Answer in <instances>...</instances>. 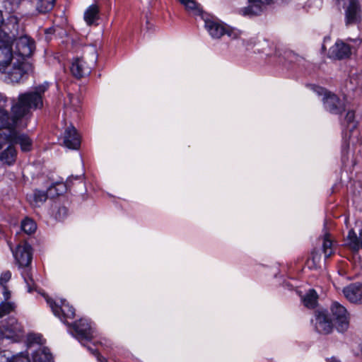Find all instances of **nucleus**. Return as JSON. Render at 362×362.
<instances>
[{
	"instance_id": "1",
	"label": "nucleus",
	"mask_w": 362,
	"mask_h": 362,
	"mask_svg": "<svg viewBox=\"0 0 362 362\" xmlns=\"http://www.w3.org/2000/svg\"><path fill=\"white\" fill-rule=\"evenodd\" d=\"M48 84L35 87V90L21 93L17 99L11 100V114L6 109L0 107V129H8L9 133L14 131L18 122L25 117L30 110L42 107V95Z\"/></svg>"
},
{
	"instance_id": "2",
	"label": "nucleus",
	"mask_w": 362,
	"mask_h": 362,
	"mask_svg": "<svg viewBox=\"0 0 362 362\" xmlns=\"http://www.w3.org/2000/svg\"><path fill=\"white\" fill-rule=\"evenodd\" d=\"M315 329L321 334H329L335 328L338 332H345L349 327V314L346 308L334 301L331 304L330 312L324 308L315 310Z\"/></svg>"
},
{
	"instance_id": "3",
	"label": "nucleus",
	"mask_w": 362,
	"mask_h": 362,
	"mask_svg": "<svg viewBox=\"0 0 362 362\" xmlns=\"http://www.w3.org/2000/svg\"><path fill=\"white\" fill-rule=\"evenodd\" d=\"M30 69V65L23 59L16 58L7 66L6 72L1 73L6 75L10 82L19 83Z\"/></svg>"
},
{
	"instance_id": "4",
	"label": "nucleus",
	"mask_w": 362,
	"mask_h": 362,
	"mask_svg": "<svg viewBox=\"0 0 362 362\" xmlns=\"http://www.w3.org/2000/svg\"><path fill=\"white\" fill-rule=\"evenodd\" d=\"M324 108L333 115H341L346 110V105L339 97L331 92L322 99Z\"/></svg>"
},
{
	"instance_id": "5",
	"label": "nucleus",
	"mask_w": 362,
	"mask_h": 362,
	"mask_svg": "<svg viewBox=\"0 0 362 362\" xmlns=\"http://www.w3.org/2000/svg\"><path fill=\"white\" fill-rule=\"evenodd\" d=\"M13 43L16 44V48L18 53V59L29 57L32 55L34 49V42L27 35H22L19 37H14Z\"/></svg>"
},
{
	"instance_id": "6",
	"label": "nucleus",
	"mask_w": 362,
	"mask_h": 362,
	"mask_svg": "<svg viewBox=\"0 0 362 362\" xmlns=\"http://www.w3.org/2000/svg\"><path fill=\"white\" fill-rule=\"evenodd\" d=\"M15 259L20 267H27L32 261V247L27 243L19 244L16 250L13 252Z\"/></svg>"
},
{
	"instance_id": "7",
	"label": "nucleus",
	"mask_w": 362,
	"mask_h": 362,
	"mask_svg": "<svg viewBox=\"0 0 362 362\" xmlns=\"http://www.w3.org/2000/svg\"><path fill=\"white\" fill-rule=\"evenodd\" d=\"M75 337L80 341H90L93 338V329L88 320L81 319L73 325Z\"/></svg>"
},
{
	"instance_id": "8",
	"label": "nucleus",
	"mask_w": 362,
	"mask_h": 362,
	"mask_svg": "<svg viewBox=\"0 0 362 362\" xmlns=\"http://www.w3.org/2000/svg\"><path fill=\"white\" fill-rule=\"evenodd\" d=\"M93 64L94 62H93L91 64H88L83 57L76 58L71 64L70 68L71 72L72 75L77 78H83L89 75Z\"/></svg>"
},
{
	"instance_id": "9",
	"label": "nucleus",
	"mask_w": 362,
	"mask_h": 362,
	"mask_svg": "<svg viewBox=\"0 0 362 362\" xmlns=\"http://www.w3.org/2000/svg\"><path fill=\"white\" fill-rule=\"evenodd\" d=\"M47 303L49 305L54 314L61 318L62 320L63 319H72L75 316L74 308L68 303L63 302L62 305L59 306L51 299L47 300Z\"/></svg>"
},
{
	"instance_id": "10",
	"label": "nucleus",
	"mask_w": 362,
	"mask_h": 362,
	"mask_svg": "<svg viewBox=\"0 0 362 362\" xmlns=\"http://www.w3.org/2000/svg\"><path fill=\"white\" fill-rule=\"evenodd\" d=\"M351 55L350 45L338 40L329 49V57L335 59H348Z\"/></svg>"
},
{
	"instance_id": "11",
	"label": "nucleus",
	"mask_w": 362,
	"mask_h": 362,
	"mask_svg": "<svg viewBox=\"0 0 362 362\" xmlns=\"http://www.w3.org/2000/svg\"><path fill=\"white\" fill-rule=\"evenodd\" d=\"M361 8L358 0H349V6L345 11L346 24H356L361 20Z\"/></svg>"
},
{
	"instance_id": "12",
	"label": "nucleus",
	"mask_w": 362,
	"mask_h": 362,
	"mask_svg": "<svg viewBox=\"0 0 362 362\" xmlns=\"http://www.w3.org/2000/svg\"><path fill=\"white\" fill-rule=\"evenodd\" d=\"M6 140L11 144H19L23 151H29L31 150V139L27 135L21 134L16 129L14 131H11L6 136Z\"/></svg>"
},
{
	"instance_id": "13",
	"label": "nucleus",
	"mask_w": 362,
	"mask_h": 362,
	"mask_svg": "<svg viewBox=\"0 0 362 362\" xmlns=\"http://www.w3.org/2000/svg\"><path fill=\"white\" fill-rule=\"evenodd\" d=\"M343 293L349 302L362 304V284H351L344 288Z\"/></svg>"
},
{
	"instance_id": "14",
	"label": "nucleus",
	"mask_w": 362,
	"mask_h": 362,
	"mask_svg": "<svg viewBox=\"0 0 362 362\" xmlns=\"http://www.w3.org/2000/svg\"><path fill=\"white\" fill-rule=\"evenodd\" d=\"M64 144L67 148L71 149H77L80 146V136L73 126L66 129L64 135Z\"/></svg>"
},
{
	"instance_id": "15",
	"label": "nucleus",
	"mask_w": 362,
	"mask_h": 362,
	"mask_svg": "<svg viewBox=\"0 0 362 362\" xmlns=\"http://www.w3.org/2000/svg\"><path fill=\"white\" fill-rule=\"evenodd\" d=\"M204 22L205 28L212 37L220 38L225 35L226 26L220 22L212 19H206Z\"/></svg>"
},
{
	"instance_id": "16",
	"label": "nucleus",
	"mask_w": 362,
	"mask_h": 362,
	"mask_svg": "<svg viewBox=\"0 0 362 362\" xmlns=\"http://www.w3.org/2000/svg\"><path fill=\"white\" fill-rule=\"evenodd\" d=\"M262 0H249V5L240 9L239 13L244 16L259 15L264 8Z\"/></svg>"
},
{
	"instance_id": "17",
	"label": "nucleus",
	"mask_w": 362,
	"mask_h": 362,
	"mask_svg": "<svg viewBox=\"0 0 362 362\" xmlns=\"http://www.w3.org/2000/svg\"><path fill=\"white\" fill-rule=\"evenodd\" d=\"M100 7L98 4L89 6L84 12L83 19L88 25H97L100 19Z\"/></svg>"
},
{
	"instance_id": "18",
	"label": "nucleus",
	"mask_w": 362,
	"mask_h": 362,
	"mask_svg": "<svg viewBox=\"0 0 362 362\" xmlns=\"http://www.w3.org/2000/svg\"><path fill=\"white\" fill-rule=\"evenodd\" d=\"M16 58L13 56L11 47L0 45V72H6L7 66Z\"/></svg>"
},
{
	"instance_id": "19",
	"label": "nucleus",
	"mask_w": 362,
	"mask_h": 362,
	"mask_svg": "<svg viewBox=\"0 0 362 362\" xmlns=\"http://www.w3.org/2000/svg\"><path fill=\"white\" fill-rule=\"evenodd\" d=\"M38 14H46L54 7L56 0H30Z\"/></svg>"
},
{
	"instance_id": "20",
	"label": "nucleus",
	"mask_w": 362,
	"mask_h": 362,
	"mask_svg": "<svg viewBox=\"0 0 362 362\" xmlns=\"http://www.w3.org/2000/svg\"><path fill=\"white\" fill-rule=\"evenodd\" d=\"M344 126V129H343L342 133L344 134V131H349L351 136V134L357 128L358 122L355 121V111L354 110H349L345 117L341 123Z\"/></svg>"
},
{
	"instance_id": "21",
	"label": "nucleus",
	"mask_w": 362,
	"mask_h": 362,
	"mask_svg": "<svg viewBox=\"0 0 362 362\" xmlns=\"http://www.w3.org/2000/svg\"><path fill=\"white\" fill-rule=\"evenodd\" d=\"M305 307L309 309H315L317 305L318 295L313 288L310 289L303 298Z\"/></svg>"
},
{
	"instance_id": "22",
	"label": "nucleus",
	"mask_w": 362,
	"mask_h": 362,
	"mask_svg": "<svg viewBox=\"0 0 362 362\" xmlns=\"http://www.w3.org/2000/svg\"><path fill=\"white\" fill-rule=\"evenodd\" d=\"M16 156V150L11 145L0 153V160L5 164L11 165L15 163Z\"/></svg>"
},
{
	"instance_id": "23",
	"label": "nucleus",
	"mask_w": 362,
	"mask_h": 362,
	"mask_svg": "<svg viewBox=\"0 0 362 362\" xmlns=\"http://www.w3.org/2000/svg\"><path fill=\"white\" fill-rule=\"evenodd\" d=\"M322 250L325 259H328L335 252L333 247V240L331 239V234L328 232L325 233L323 236Z\"/></svg>"
},
{
	"instance_id": "24",
	"label": "nucleus",
	"mask_w": 362,
	"mask_h": 362,
	"mask_svg": "<svg viewBox=\"0 0 362 362\" xmlns=\"http://www.w3.org/2000/svg\"><path fill=\"white\" fill-rule=\"evenodd\" d=\"M49 197L48 190L47 192L40 190H35L33 193L29 195V200L30 203L35 206H39L43 204L47 199Z\"/></svg>"
},
{
	"instance_id": "25",
	"label": "nucleus",
	"mask_w": 362,
	"mask_h": 362,
	"mask_svg": "<svg viewBox=\"0 0 362 362\" xmlns=\"http://www.w3.org/2000/svg\"><path fill=\"white\" fill-rule=\"evenodd\" d=\"M5 329L6 332H8L11 334V335H10L11 337H12V335L18 336L23 332L22 325L18 323L16 318L13 317L8 319L5 325Z\"/></svg>"
},
{
	"instance_id": "26",
	"label": "nucleus",
	"mask_w": 362,
	"mask_h": 362,
	"mask_svg": "<svg viewBox=\"0 0 362 362\" xmlns=\"http://www.w3.org/2000/svg\"><path fill=\"white\" fill-rule=\"evenodd\" d=\"M47 189L49 197L54 198L65 192L66 190V186L64 183L59 182L52 185Z\"/></svg>"
},
{
	"instance_id": "27",
	"label": "nucleus",
	"mask_w": 362,
	"mask_h": 362,
	"mask_svg": "<svg viewBox=\"0 0 362 362\" xmlns=\"http://www.w3.org/2000/svg\"><path fill=\"white\" fill-rule=\"evenodd\" d=\"M52 356L47 348L39 350L34 356V362H52Z\"/></svg>"
},
{
	"instance_id": "28",
	"label": "nucleus",
	"mask_w": 362,
	"mask_h": 362,
	"mask_svg": "<svg viewBox=\"0 0 362 362\" xmlns=\"http://www.w3.org/2000/svg\"><path fill=\"white\" fill-rule=\"evenodd\" d=\"M359 238L357 237L356 233L353 229L350 230L348 233L347 240L349 241V246L354 251L359 250Z\"/></svg>"
},
{
	"instance_id": "29",
	"label": "nucleus",
	"mask_w": 362,
	"mask_h": 362,
	"mask_svg": "<svg viewBox=\"0 0 362 362\" xmlns=\"http://www.w3.org/2000/svg\"><path fill=\"white\" fill-rule=\"evenodd\" d=\"M21 228L27 234H32L35 231L37 226L32 219L27 218L22 221Z\"/></svg>"
},
{
	"instance_id": "30",
	"label": "nucleus",
	"mask_w": 362,
	"mask_h": 362,
	"mask_svg": "<svg viewBox=\"0 0 362 362\" xmlns=\"http://www.w3.org/2000/svg\"><path fill=\"white\" fill-rule=\"evenodd\" d=\"M16 305L13 303L2 302L0 303V318L14 311Z\"/></svg>"
},
{
	"instance_id": "31",
	"label": "nucleus",
	"mask_w": 362,
	"mask_h": 362,
	"mask_svg": "<svg viewBox=\"0 0 362 362\" xmlns=\"http://www.w3.org/2000/svg\"><path fill=\"white\" fill-rule=\"evenodd\" d=\"M181 4H182L185 9L191 13L197 15L200 13L199 6L194 0H185Z\"/></svg>"
},
{
	"instance_id": "32",
	"label": "nucleus",
	"mask_w": 362,
	"mask_h": 362,
	"mask_svg": "<svg viewBox=\"0 0 362 362\" xmlns=\"http://www.w3.org/2000/svg\"><path fill=\"white\" fill-rule=\"evenodd\" d=\"M23 276L27 285L28 291L32 292L33 291L35 290L36 286L35 281L33 277L31 276L30 272H28V269H25V271L23 273Z\"/></svg>"
},
{
	"instance_id": "33",
	"label": "nucleus",
	"mask_w": 362,
	"mask_h": 362,
	"mask_svg": "<svg viewBox=\"0 0 362 362\" xmlns=\"http://www.w3.org/2000/svg\"><path fill=\"white\" fill-rule=\"evenodd\" d=\"M14 35L10 36L6 32L0 30V43H2L1 46H9L13 44Z\"/></svg>"
},
{
	"instance_id": "34",
	"label": "nucleus",
	"mask_w": 362,
	"mask_h": 362,
	"mask_svg": "<svg viewBox=\"0 0 362 362\" xmlns=\"http://www.w3.org/2000/svg\"><path fill=\"white\" fill-rule=\"evenodd\" d=\"M21 0H5L4 7L9 13L15 12L20 6Z\"/></svg>"
},
{
	"instance_id": "35",
	"label": "nucleus",
	"mask_w": 362,
	"mask_h": 362,
	"mask_svg": "<svg viewBox=\"0 0 362 362\" xmlns=\"http://www.w3.org/2000/svg\"><path fill=\"white\" fill-rule=\"evenodd\" d=\"M321 259V254L317 251L316 250H313L311 252V257L308 259V264H309L310 261H312V265L308 266L309 268H316L317 264H320Z\"/></svg>"
},
{
	"instance_id": "36",
	"label": "nucleus",
	"mask_w": 362,
	"mask_h": 362,
	"mask_svg": "<svg viewBox=\"0 0 362 362\" xmlns=\"http://www.w3.org/2000/svg\"><path fill=\"white\" fill-rule=\"evenodd\" d=\"M312 86L313 90L319 96H322V98H325L326 95H328V93H331V91L322 86L317 85H313Z\"/></svg>"
},
{
	"instance_id": "37",
	"label": "nucleus",
	"mask_w": 362,
	"mask_h": 362,
	"mask_svg": "<svg viewBox=\"0 0 362 362\" xmlns=\"http://www.w3.org/2000/svg\"><path fill=\"white\" fill-rule=\"evenodd\" d=\"M67 212L68 210L65 206H59L54 214L55 218L59 221L64 219L66 216Z\"/></svg>"
},
{
	"instance_id": "38",
	"label": "nucleus",
	"mask_w": 362,
	"mask_h": 362,
	"mask_svg": "<svg viewBox=\"0 0 362 362\" xmlns=\"http://www.w3.org/2000/svg\"><path fill=\"white\" fill-rule=\"evenodd\" d=\"M11 354L8 351L0 350V362H11Z\"/></svg>"
},
{
	"instance_id": "39",
	"label": "nucleus",
	"mask_w": 362,
	"mask_h": 362,
	"mask_svg": "<svg viewBox=\"0 0 362 362\" xmlns=\"http://www.w3.org/2000/svg\"><path fill=\"white\" fill-rule=\"evenodd\" d=\"M225 34L228 35L230 37L233 39H236L239 37L240 33V32L235 30L226 27Z\"/></svg>"
},
{
	"instance_id": "40",
	"label": "nucleus",
	"mask_w": 362,
	"mask_h": 362,
	"mask_svg": "<svg viewBox=\"0 0 362 362\" xmlns=\"http://www.w3.org/2000/svg\"><path fill=\"white\" fill-rule=\"evenodd\" d=\"M11 274L8 271L3 273L0 277V284L1 285L5 284L6 282H8L9 281V279H11Z\"/></svg>"
},
{
	"instance_id": "41",
	"label": "nucleus",
	"mask_w": 362,
	"mask_h": 362,
	"mask_svg": "<svg viewBox=\"0 0 362 362\" xmlns=\"http://www.w3.org/2000/svg\"><path fill=\"white\" fill-rule=\"evenodd\" d=\"M28 340H29L30 343H36V344H42V339L40 335H35V334L30 335Z\"/></svg>"
},
{
	"instance_id": "42",
	"label": "nucleus",
	"mask_w": 362,
	"mask_h": 362,
	"mask_svg": "<svg viewBox=\"0 0 362 362\" xmlns=\"http://www.w3.org/2000/svg\"><path fill=\"white\" fill-rule=\"evenodd\" d=\"M8 98L4 94L0 93V107L6 109Z\"/></svg>"
},
{
	"instance_id": "43",
	"label": "nucleus",
	"mask_w": 362,
	"mask_h": 362,
	"mask_svg": "<svg viewBox=\"0 0 362 362\" xmlns=\"http://www.w3.org/2000/svg\"><path fill=\"white\" fill-rule=\"evenodd\" d=\"M11 362H30V361L28 357L21 355L13 357Z\"/></svg>"
},
{
	"instance_id": "44",
	"label": "nucleus",
	"mask_w": 362,
	"mask_h": 362,
	"mask_svg": "<svg viewBox=\"0 0 362 362\" xmlns=\"http://www.w3.org/2000/svg\"><path fill=\"white\" fill-rule=\"evenodd\" d=\"M290 0H273V8L274 5L282 6L287 4Z\"/></svg>"
},
{
	"instance_id": "45",
	"label": "nucleus",
	"mask_w": 362,
	"mask_h": 362,
	"mask_svg": "<svg viewBox=\"0 0 362 362\" xmlns=\"http://www.w3.org/2000/svg\"><path fill=\"white\" fill-rule=\"evenodd\" d=\"M4 296L5 300H8L10 298V293L4 286Z\"/></svg>"
},
{
	"instance_id": "46",
	"label": "nucleus",
	"mask_w": 362,
	"mask_h": 362,
	"mask_svg": "<svg viewBox=\"0 0 362 362\" xmlns=\"http://www.w3.org/2000/svg\"><path fill=\"white\" fill-rule=\"evenodd\" d=\"M327 362H341L339 359H338L335 356H332L331 358H326Z\"/></svg>"
},
{
	"instance_id": "47",
	"label": "nucleus",
	"mask_w": 362,
	"mask_h": 362,
	"mask_svg": "<svg viewBox=\"0 0 362 362\" xmlns=\"http://www.w3.org/2000/svg\"><path fill=\"white\" fill-rule=\"evenodd\" d=\"M358 238H359L358 239L359 240V248L362 249V229L360 230Z\"/></svg>"
},
{
	"instance_id": "48",
	"label": "nucleus",
	"mask_w": 362,
	"mask_h": 362,
	"mask_svg": "<svg viewBox=\"0 0 362 362\" xmlns=\"http://www.w3.org/2000/svg\"><path fill=\"white\" fill-rule=\"evenodd\" d=\"M292 55V53L291 52H284L283 58L284 59H286V58L289 57Z\"/></svg>"
},
{
	"instance_id": "49",
	"label": "nucleus",
	"mask_w": 362,
	"mask_h": 362,
	"mask_svg": "<svg viewBox=\"0 0 362 362\" xmlns=\"http://www.w3.org/2000/svg\"><path fill=\"white\" fill-rule=\"evenodd\" d=\"M88 349L94 354V355H98V353L97 351L93 350L90 348H88Z\"/></svg>"
},
{
	"instance_id": "50",
	"label": "nucleus",
	"mask_w": 362,
	"mask_h": 362,
	"mask_svg": "<svg viewBox=\"0 0 362 362\" xmlns=\"http://www.w3.org/2000/svg\"><path fill=\"white\" fill-rule=\"evenodd\" d=\"M2 23H3L2 15H1V13H0V26L1 25Z\"/></svg>"
},
{
	"instance_id": "51",
	"label": "nucleus",
	"mask_w": 362,
	"mask_h": 362,
	"mask_svg": "<svg viewBox=\"0 0 362 362\" xmlns=\"http://www.w3.org/2000/svg\"><path fill=\"white\" fill-rule=\"evenodd\" d=\"M278 54V51L276 49L275 50V53L273 54V58L274 57V56L277 55Z\"/></svg>"
},
{
	"instance_id": "52",
	"label": "nucleus",
	"mask_w": 362,
	"mask_h": 362,
	"mask_svg": "<svg viewBox=\"0 0 362 362\" xmlns=\"http://www.w3.org/2000/svg\"><path fill=\"white\" fill-rule=\"evenodd\" d=\"M327 40H329V37H324V42H325Z\"/></svg>"
},
{
	"instance_id": "53",
	"label": "nucleus",
	"mask_w": 362,
	"mask_h": 362,
	"mask_svg": "<svg viewBox=\"0 0 362 362\" xmlns=\"http://www.w3.org/2000/svg\"><path fill=\"white\" fill-rule=\"evenodd\" d=\"M279 62H282L281 54H279Z\"/></svg>"
},
{
	"instance_id": "54",
	"label": "nucleus",
	"mask_w": 362,
	"mask_h": 362,
	"mask_svg": "<svg viewBox=\"0 0 362 362\" xmlns=\"http://www.w3.org/2000/svg\"><path fill=\"white\" fill-rule=\"evenodd\" d=\"M322 49L323 50H325V49H326V47H325V46L324 45H322Z\"/></svg>"
},
{
	"instance_id": "55",
	"label": "nucleus",
	"mask_w": 362,
	"mask_h": 362,
	"mask_svg": "<svg viewBox=\"0 0 362 362\" xmlns=\"http://www.w3.org/2000/svg\"><path fill=\"white\" fill-rule=\"evenodd\" d=\"M344 144H346V146H349V143H346V141H345V142H344Z\"/></svg>"
},
{
	"instance_id": "56",
	"label": "nucleus",
	"mask_w": 362,
	"mask_h": 362,
	"mask_svg": "<svg viewBox=\"0 0 362 362\" xmlns=\"http://www.w3.org/2000/svg\"><path fill=\"white\" fill-rule=\"evenodd\" d=\"M3 147L2 144L0 143V149H1Z\"/></svg>"
},
{
	"instance_id": "57",
	"label": "nucleus",
	"mask_w": 362,
	"mask_h": 362,
	"mask_svg": "<svg viewBox=\"0 0 362 362\" xmlns=\"http://www.w3.org/2000/svg\"><path fill=\"white\" fill-rule=\"evenodd\" d=\"M361 354H362V346H361Z\"/></svg>"
}]
</instances>
